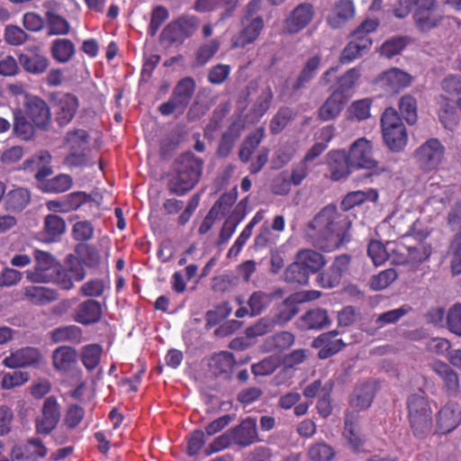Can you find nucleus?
I'll return each mask as SVG.
<instances>
[{
    "instance_id": "15",
    "label": "nucleus",
    "mask_w": 461,
    "mask_h": 461,
    "mask_svg": "<svg viewBox=\"0 0 461 461\" xmlns=\"http://www.w3.org/2000/svg\"><path fill=\"white\" fill-rule=\"evenodd\" d=\"M432 371L438 376L444 393L448 397H456L460 393V381L457 373L446 362L437 360L431 365Z\"/></svg>"
},
{
    "instance_id": "8",
    "label": "nucleus",
    "mask_w": 461,
    "mask_h": 461,
    "mask_svg": "<svg viewBox=\"0 0 461 461\" xmlns=\"http://www.w3.org/2000/svg\"><path fill=\"white\" fill-rule=\"evenodd\" d=\"M445 155V147L435 138L428 140L414 153V158L420 168L430 172L438 168Z\"/></svg>"
},
{
    "instance_id": "32",
    "label": "nucleus",
    "mask_w": 461,
    "mask_h": 461,
    "mask_svg": "<svg viewBox=\"0 0 461 461\" xmlns=\"http://www.w3.org/2000/svg\"><path fill=\"white\" fill-rule=\"evenodd\" d=\"M329 323L327 311L320 308L309 310L300 318V325L304 330H321Z\"/></svg>"
},
{
    "instance_id": "24",
    "label": "nucleus",
    "mask_w": 461,
    "mask_h": 461,
    "mask_svg": "<svg viewBox=\"0 0 461 461\" xmlns=\"http://www.w3.org/2000/svg\"><path fill=\"white\" fill-rule=\"evenodd\" d=\"M373 41L371 38L356 37L351 34V40L342 50L339 56V62L341 64H348L357 58L361 57L364 52L368 50L372 46Z\"/></svg>"
},
{
    "instance_id": "63",
    "label": "nucleus",
    "mask_w": 461,
    "mask_h": 461,
    "mask_svg": "<svg viewBox=\"0 0 461 461\" xmlns=\"http://www.w3.org/2000/svg\"><path fill=\"white\" fill-rule=\"evenodd\" d=\"M308 455L312 461H330L335 452L328 444L319 442L311 446Z\"/></svg>"
},
{
    "instance_id": "40",
    "label": "nucleus",
    "mask_w": 461,
    "mask_h": 461,
    "mask_svg": "<svg viewBox=\"0 0 461 461\" xmlns=\"http://www.w3.org/2000/svg\"><path fill=\"white\" fill-rule=\"evenodd\" d=\"M298 297L299 295L292 294L285 299L278 312L273 317L276 324H285L299 312L297 303L300 302L298 301Z\"/></svg>"
},
{
    "instance_id": "30",
    "label": "nucleus",
    "mask_w": 461,
    "mask_h": 461,
    "mask_svg": "<svg viewBox=\"0 0 461 461\" xmlns=\"http://www.w3.org/2000/svg\"><path fill=\"white\" fill-rule=\"evenodd\" d=\"M347 101L338 95V93L332 94L325 100L318 110L320 120L327 122L335 119L339 115Z\"/></svg>"
},
{
    "instance_id": "6",
    "label": "nucleus",
    "mask_w": 461,
    "mask_h": 461,
    "mask_svg": "<svg viewBox=\"0 0 461 461\" xmlns=\"http://www.w3.org/2000/svg\"><path fill=\"white\" fill-rule=\"evenodd\" d=\"M421 221L420 220L414 221L410 226L408 230L404 233L403 238L413 237L417 240V244L412 246H403L407 251V255L401 261L404 263H421L426 260L431 254V247L423 242L429 236V232L421 228Z\"/></svg>"
},
{
    "instance_id": "45",
    "label": "nucleus",
    "mask_w": 461,
    "mask_h": 461,
    "mask_svg": "<svg viewBox=\"0 0 461 461\" xmlns=\"http://www.w3.org/2000/svg\"><path fill=\"white\" fill-rule=\"evenodd\" d=\"M438 118L444 128L453 131L459 124V116L456 104L454 105L448 99H445L438 110Z\"/></svg>"
},
{
    "instance_id": "41",
    "label": "nucleus",
    "mask_w": 461,
    "mask_h": 461,
    "mask_svg": "<svg viewBox=\"0 0 461 461\" xmlns=\"http://www.w3.org/2000/svg\"><path fill=\"white\" fill-rule=\"evenodd\" d=\"M13 115V135L23 140H29V108H14Z\"/></svg>"
},
{
    "instance_id": "62",
    "label": "nucleus",
    "mask_w": 461,
    "mask_h": 461,
    "mask_svg": "<svg viewBox=\"0 0 461 461\" xmlns=\"http://www.w3.org/2000/svg\"><path fill=\"white\" fill-rule=\"evenodd\" d=\"M450 267L454 275L461 274V232L456 233L449 246Z\"/></svg>"
},
{
    "instance_id": "34",
    "label": "nucleus",
    "mask_w": 461,
    "mask_h": 461,
    "mask_svg": "<svg viewBox=\"0 0 461 461\" xmlns=\"http://www.w3.org/2000/svg\"><path fill=\"white\" fill-rule=\"evenodd\" d=\"M295 258L310 275L319 272L326 264L323 255L312 249H301Z\"/></svg>"
},
{
    "instance_id": "31",
    "label": "nucleus",
    "mask_w": 461,
    "mask_h": 461,
    "mask_svg": "<svg viewBox=\"0 0 461 461\" xmlns=\"http://www.w3.org/2000/svg\"><path fill=\"white\" fill-rule=\"evenodd\" d=\"M413 18L417 27L422 32H428L437 27L442 20V16L437 13L436 7L416 9Z\"/></svg>"
},
{
    "instance_id": "21",
    "label": "nucleus",
    "mask_w": 461,
    "mask_h": 461,
    "mask_svg": "<svg viewBox=\"0 0 461 461\" xmlns=\"http://www.w3.org/2000/svg\"><path fill=\"white\" fill-rule=\"evenodd\" d=\"M102 315L101 303L96 300L88 299L77 306L74 321L86 326L97 323L101 320Z\"/></svg>"
},
{
    "instance_id": "17",
    "label": "nucleus",
    "mask_w": 461,
    "mask_h": 461,
    "mask_svg": "<svg viewBox=\"0 0 461 461\" xmlns=\"http://www.w3.org/2000/svg\"><path fill=\"white\" fill-rule=\"evenodd\" d=\"M339 332L331 330L321 333L312 341V347L319 348L318 357L321 359H327L333 355L339 352L344 347L345 343L341 339H338Z\"/></svg>"
},
{
    "instance_id": "27",
    "label": "nucleus",
    "mask_w": 461,
    "mask_h": 461,
    "mask_svg": "<svg viewBox=\"0 0 461 461\" xmlns=\"http://www.w3.org/2000/svg\"><path fill=\"white\" fill-rule=\"evenodd\" d=\"M355 15V5L352 0H339L333 5L328 23L333 28H339Z\"/></svg>"
},
{
    "instance_id": "12",
    "label": "nucleus",
    "mask_w": 461,
    "mask_h": 461,
    "mask_svg": "<svg viewBox=\"0 0 461 461\" xmlns=\"http://www.w3.org/2000/svg\"><path fill=\"white\" fill-rule=\"evenodd\" d=\"M35 265L31 271V281L49 283L55 271L60 269V263L49 252L34 250Z\"/></svg>"
},
{
    "instance_id": "26",
    "label": "nucleus",
    "mask_w": 461,
    "mask_h": 461,
    "mask_svg": "<svg viewBox=\"0 0 461 461\" xmlns=\"http://www.w3.org/2000/svg\"><path fill=\"white\" fill-rule=\"evenodd\" d=\"M263 28L264 22L261 17L252 19L248 25L232 37V47L245 48L254 42L260 35Z\"/></svg>"
},
{
    "instance_id": "23",
    "label": "nucleus",
    "mask_w": 461,
    "mask_h": 461,
    "mask_svg": "<svg viewBox=\"0 0 461 461\" xmlns=\"http://www.w3.org/2000/svg\"><path fill=\"white\" fill-rule=\"evenodd\" d=\"M378 82L385 91L398 93L411 85V77L399 68H391L380 75Z\"/></svg>"
},
{
    "instance_id": "9",
    "label": "nucleus",
    "mask_w": 461,
    "mask_h": 461,
    "mask_svg": "<svg viewBox=\"0 0 461 461\" xmlns=\"http://www.w3.org/2000/svg\"><path fill=\"white\" fill-rule=\"evenodd\" d=\"M50 101L57 107L55 120L58 125L65 127L69 124L79 107L77 96L71 93L53 92L50 95Z\"/></svg>"
},
{
    "instance_id": "1",
    "label": "nucleus",
    "mask_w": 461,
    "mask_h": 461,
    "mask_svg": "<svg viewBox=\"0 0 461 461\" xmlns=\"http://www.w3.org/2000/svg\"><path fill=\"white\" fill-rule=\"evenodd\" d=\"M351 222L333 205L324 207L308 224V236L314 246L325 251L339 248L350 240Z\"/></svg>"
},
{
    "instance_id": "28",
    "label": "nucleus",
    "mask_w": 461,
    "mask_h": 461,
    "mask_svg": "<svg viewBox=\"0 0 461 461\" xmlns=\"http://www.w3.org/2000/svg\"><path fill=\"white\" fill-rule=\"evenodd\" d=\"M375 398V388L368 383L357 384L349 395V405L357 411H364L371 406Z\"/></svg>"
},
{
    "instance_id": "19",
    "label": "nucleus",
    "mask_w": 461,
    "mask_h": 461,
    "mask_svg": "<svg viewBox=\"0 0 461 461\" xmlns=\"http://www.w3.org/2000/svg\"><path fill=\"white\" fill-rule=\"evenodd\" d=\"M51 122V113L48 104L39 96L31 95V128L48 131Z\"/></svg>"
},
{
    "instance_id": "29",
    "label": "nucleus",
    "mask_w": 461,
    "mask_h": 461,
    "mask_svg": "<svg viewBox=\"0 0 461 461\" xmlns=\"http://www.w3.org/2000/svg\"><path fill=\"white\" fill-rule=\"evenodd\" d=\"M282 290H276L274 293H267L261 290L253 292L247 301L249 307L250 316L260 315L272 303L275 296H282Z\"/></svg>"
},
{
    "instance_id": "7",
    "label": "nucleus",
    "mask_w": 461,
    "mask_h": 461,
    "mask_svg": "<svg viewBox=\"0 0 461 461\" xmlns=\"http://www.w3.org/2000/svg\"><path fill=\"white\" fill-rule=\"evenodd\" d=\"M200 20L195 15L182 14L162 31L161 38L170 44L183 43L198 30Z\"/></svg>"
},
{
    "instance_id": "43",
    "label": "nucleus",
    "mask_w": 461,
    "mask_h": 461,
    "mask_svg": "<svg viewBox=\"0 0 461 461\" xmlns=\"http://www.w3.org/2000/svg\"><path fill=\"white\" fill-rule=\"evenodd\" d=\"M29 202V191L16 188L9 191L5 197V206L9 212H21Z\"/></svg>"
},
{
    "instance_id": "20",
    "label": "nucleus",
    "mask_w": 461,
    "mask_h": 461,
    "mask_svg": "<svg viewBox=\"0 0 461 461\" xmlns=\"http://www.w3.org/2000/svg\"><path fill=\"white\" fill-rule=\"evenodd\" d=\"M244 124L240 119L233 121L222 133L217 149L218 158H225L232 151L235 142L240 139Z\"/></svg>"
},
{
    "instance_id": "38",
    "label": "nucleus",
    "mask_w": 461,
    "mask_h": 461,
    "mask_svg": "<svg viewBox=\"0 0 461 461\" xmlns=\"http://www.w3.org/2000/svg\"><path fill=\"white\" fill-rule=\"evenodd\" d=\"M264 138V129L262 127L256 129L255 131L248 135L243 140L239 150V158L242 163H248L256 149L260 145Z\"/></svg>"
},
{
    "instance_id": "50",
    "label": "nucleus",
    "mask_w": 461,
    "mask_h": 461,
    "mask_svg": "<svg viewBox=\"0 0 461 461\" xmlns=\"http://www.w3.org/2000/svg\"><path fill=\"white\" fill-rule=\"evenodd\" d=\"M234 355L228 351H221L212 357V367L217 375H229L236 366Z\"/></svg>"
},
{
    "instance_id": "4",
    "label": "nucleus",
    "mask_w": 461,
    "mask_h": 461,
    "mask_svg": "<svg viewBox=\"0 0 461 461\" xmlns=\"http://www.w3.org/2000/svg\"><path fill=\"white\" fill-rule=\"evenodd\" d=\"M51 155L47 150H41L31 159V166L37 167L35 178L39 182H42V190L47 193H63L70 189L73 185V179L69 175L59 174L55 177L44 181L45 178L52 174L50 166Z\"/></svg>"
},
{
    "instance_id": "52",
    "label": "nucleus",
    "mask_w": 461,
    "mask_h": 461,
    "mask_svg": "<svg viewBox=\"0 0 461 461\" xmlns=\"http://www.w3.org/2000/svg\"><path fill=\"white\" fill-rule=\"evenodd\" d=\"M458 186L456 184L440 185H437V193L428 198V203L434 204L439 203L447 205L456 196Z\"/></svg>"
},
{
    "instance_id": "14",
    "label": "nucleus",
    "mask_w": 461,
    "mask_h": 461,
    "mask_svg": "<svg viewBox=\"0 0 461 461\" xmlns=\"http://www.w3.org/2000/svg\"><path fill=\"white\" fill-rule=\"evenodd\" d=\"M233 445L241 448L258 442L257 420L255 418L248 417L242 420L238 425L229 429Z\"/></svg>"
},
{
    "instance_id": "61",
    "label": "nucleus",
    "mask_w": 461,
    "mask_h": 461,
    "mask_svg": "<svg viewBox=\"0 0 461 461\" xmlns=\"http://www.w3.org/2000/svg\"><path fill=\"white\" fill-rule=\"evenodd\" d=\"M293 119V112L288 107H281L270 122V131L273 134L280 133Z\"/></svg>"
},
{
    "instance_id": "44",
    "label": "nucleus",
    "mask_w": 461,
    "mask_h": 461,
    "mask_svg": "<svg viewBox=\"0 0 461 461\" xmlns=\"http://www.w3.org/2000/svg\"><path fill=\"white\" fill-rule=\"evenodd\" d=\"M310 273L300 264L295 258L294 262L291 263L284 273V278L286 283L292 285H305L309 282Z\"/></svg>"
},
{
    "instance_id": "39",
    "label": "nucleus",
    "mask_w": 461,
    "mask_h": 461,
    "mask_svg": "<svg viewBox=\"0 0 461 461\" xmlns=\"http://www.w3.org/2000/svg\"><path fill=\"white\" fill-rule=\"evenodd\" d=\"M343 435L354 451H357L364 443V439L359 432L357 418L353 413L347 414L345 417Z\"/></svg>"
},
{
    "instance_id": "54",
    "label": "nucleus",
    "mask_w": 461,
    "mask_h": 461,
    "mask_svg": "<svg viewBox=\"0 0 461 461\" xmlns=\"http://www.w3.org/2000/svg\"><path fill=\"white\" fill-rule=\"evenodd\" d=\"M169 18L168 10L163 5H156L150 13V22L147 29V33L154 37L162 24Z\"/></svg>"
},
{
    "instance_id": "47",
    "label": "nucleus",
    "mask_w": 461,
    "mask_h": 461,
    "mask_svg": "<svg viewBox=\"0 0 461 461\" xmlns=\"http://www.w3.org/2000/svg\"><path fill=\"white\" fill-rule=\"evenodd\" d=\"M89 133L83 129H74L68 131L65 136V143L68 145L69 149L91 150L89 148Z\"/></svg>"
},
{
    "instance_id": "46",
    "label": "nucleus",
    "mask_w": 461,
    "mask_h": 461,
    "mask_svg": "<svg viewBox=\"0 0 461 461\" xmlns=\"http://www.w3.org/2000/svg\"><path fill=\"white\" fill-rule=\"evenodd\" d=\"M390 136L389 138L386 135V131H382L383 139L386 146L392 151H400L403 149V148L407 144L408 135L405 126L399 127L395 129H389Z\"/></svg>"
},
{
    "instance_id": "49",
    "label": "nucleus",
    "mask_w": 461,
    "mask_h": 461,
    "mask_svg": "<svg viewBox=\"0 0 461 461\" xmlns=\"http://www.w3.org/2000/svg\"><path fill=\"white\" fill-rule=\"evenodd\" d=\"M103 348L99 344H88L82 348L81 361L84 366L92 371L99 365Z\"/></svg>"
},
{
    "instance_id": "64",
    "label": "nucleus",
    "mask_w": 461,
    "mask_h": 461,
    "mask_svg": "<svg viewBox=\"0 0 461 461\" xmlns=\"http://www.w3.org/2000/svg\"><path fill=\"white\" fill-rule=\"evenodd\" d=\"M448 330L461 337V303H456L449 308L446 317Z\"/></svg>"
},
{
    "instance_id": "55",
    "label": "nucleus",
    "mask_w": 461,
    "mask_h": 461,
    "mask_svg": "<svg viewBox=\"0 0 461 461\" xmlns=\"http://www.w3.org/2000/svg\"><path fill=\"white\" fill-rule=\"evenodd\" d=\"M58 299L56 290L46 286H31V303L46 305Z\"/></svg>"
},
{
    "instance_id": "57",
    "label": "nucleus",
    "mask_w": 461,
    "mask_h": 461,
    "mask_svg": "<svg viewBox=\"0 0 461 461\" xmlns=\"http://www.w3.org/2000/svg\"><path fill=\"white\" fill-rule=\"evenodd\" d=\"M220 49V42L213 39L209 42L201 45L195 52V67H203L217 53Z\"/></svg>"
},
{
    "instance_id": "36",
    "label": "nucleus",
    "mask_w": 461,
    "mask_h": 461,
    "mask_svg": "<svg viewBox=\"0 0 461 461\" xmlns=\"http://www.w3.org/2000/svg\"><path fill=\"white\" fill-rule=\"evenodd\" d=\"M50 52L57 62L67 63L74 57L76 47L69 39H56L51 43Z\"/></svg>"
},
{
    "instance_id": "13",
    "label": "nucleus",
    "mask_w": 461,
    "mask_h": 461,
    "mask_svg": "<svg viewBox=\"0 0 461 461\" xmlns=\"http://www.w3.org/2000/svg\"><path fill=\"white\" fill-rule=\"evenodd\" d=\"M354 168L373 169L377 162L373 158V146L366 138H359L350 146L347 153Z\"/></svg>"
},
{
    "instance_id": "56",
    "label": "nucleus",
    "mask_w": 461,
    "mask_h": 461,
    "mask_svg": "<svg viewBox=\"0 0 461 461\" xmlns=\"http://www.w3.org/2000/svg\"><path fill=\"white\" fill-rule=\"evenodd\" d=\"M399 110L409 124L411 125L417 122V101L412 95H405L401 97Z\"/></svg>"
},
{
    "instance_id": "5",
    "label": "nucleus",
    "mask_w": 461,
    "mask_h": 461,
    "mask_svg": "<svg viewBox=\"0 0 461 461\" xmlns=\"http://www.w3.org/2000/svg\"><path fill=\"white\" fill-rule=\"evenodd\" d=\"M195 89L196 83L192 77H183L174 86L169 99L158 106V112L164 116L174 113L183 114L190 104Z\"/></svg>"
},
{
    "instance_id": "3",
    "label": "nucleus",
    "mask_w": 461,
    "mask_h": 461,
    "mask_svg": "<svg viewBox=\"0 0 461 461\" xmlns=\"http://www.w3.org/2000/svg\"><path fill=\"white\" fill-rule=\"evenodd\" d=\"M406 407L413 436L418 439L427 438L433 428V411L428 397L412 393L407 398Z\"/></svg>"
},
{
    "instance_id": "51",
    "label": "nucleus",
    "mask_w": 461,
    "mask_h": 461,
    "mask_svg": "<svg viewBox=\"0 0 461 461\" xmlns=\"http://www.w3.org/2000/svg\"><path fill=\"white\" fill-rule=\"evenodd\" d=\"M273 97L272 88L269 86L264 88L250 109L251 114L258 120L263 117L269 110Z\"/></svg>"
},
{
    "instance_id": "11",
    "label": "nucleus",
    "mask_w": 461,
    "mask_h": 461,
    "mask_svg": "<svg viewBox=\"0 0 461 461\" xmlns=\"http://www.w3.org/2000/svg\"><path fill=\"white\" fill-rule=\"evenodd\" d=\"M434 434L446 435L455 430L461 423V409L456 402H447L436 413Z\"/></svg>"
},
{
    "instance_id": "48",
    "label": "nucleus",
    "mask_w": 461,
    "mask_h": 461,
    "mask_svg": "<svg viewBox=\"0 0 461 461\" xmlns=\"http://www.w3.org/2000/svg\"><path fill=\"white\" fill-rule=\"evenodd\" d=\"M110 289V280L93 278L83 284L80 287V294L89 298L101 297L106 290Z\"/></svg>"
},
{
    "instance_id": "59",
    "label": "nucleus",
    "mask_w": 461,
    "mask_h": 461,
    "mask_svg": "<svg viewBox=\"0 0 461 461\" xmlns=\"http://www.w3.org/2000/svg\"><path fill=\"white\" fill-rule=\"evenodd\" d=\"M381 129L382 131H386V135L389 138L390 131L389 129H395L399 127H404L402 118L400 117L398 112L393 107H387L383 112L381 118Z\"/></svg>"
},
{
    "instance_id": "22",
    "label": "nucleus",
    "mask_w": 461,
    "mask_h": 461,
    "mask_svg": "<svg viewBox=\"0 0 461 461\" xmlns=\"http://www.w3.org/2000/svg\"><path fill=\"white\" fill-rule=\"evenodd\" d=\"M328 166L330 178L339 181L347 177L350 172L351 163L345 150H331L328 153Z\"/></svg>"
},
{
    "instance_id": "60",
    "label": "nucleus",
    "mask_w": 461,
    "mask_h": 461,
    "mask_svg": "<svg viewBox=\"0 0 461 461\" xmlns=\"http://www.w3.org/2000/svg\"><path fill=\"white\" fill-rule=\"evenodd\" d=\"M49 35H67L70 31L69 23L61 15L47 13Z\"/></svg>"
},
{
    "instance_id": "37",
    "label": "nucleus",
    "mask_w": 461,
    "mask_h": 461,
    "mask_svg": "<svg viewBox=\"0 0 461 461\" xmlns=\"http://www.w3.org/2000/svg\"><path fill=\"white\" fill-rule=\"evenodd\" d=\"M360 75V70L357 68L348 69L338 79V86L333 92L338 93V95L348 101Z\"/></svg>"
},
{
    "instance_id": "16",
    "label": "nucleus",
    "mask_w": 461,
    "mask_h": 461,
    "mask_svg": "<svg viewBox=\"0 0 461 461\" xmlns=\"http://www.w3.org/2000/svg\"><path fill=\"white\" fill-rule=\"evenodd\" d=\"M313 15L312 5L309 3L298 5L285 20V31L289 34L298 33L312 22Z\"/></svg>"
},
{
    "instance_id": "53",
    "label": "nucleus",
    "mask_w": 461,
    "mask_h": 461,
    "mask_svg": "<svg viewBox=\"0 0 461 461\" xmlns=\"http://www.w3.org/2000/svg\"><path fill=\"white\" fill-rule=\"evenodd\" d=\"M230 107L228 103L220 104L212 112V116L205 126L204 135L214 133L221 129L224 118L230 113Z\"/></svg>"
},
{
    "instance_id": "18",
    "label": "nucleus",
    "mask_w": 461,
    "mask_h": 461,
    "mask_svg": "<svg viewBox=\"0 0 461 461\" xmlns=\"http://www.w3.org/2000/svg\"><path fill=\"white\" fill-rule=\"evenodd\" d=\"M321 64V56L319 54L313 55L306 60L297 77L291 85L290 89L292 95H296L307 87V86L315 77Z\"/></svg>"
},
{
    "instance_id": "35",
    "label": "nucleus",
    "mask_w": 461,
    "mask_h": 461,
    "mask_svg": "<svg viewBox=\"0 0 461 461\" xmlns=\"http://www.w3.org/2000/svg\"><path fill=\"white\" fill-rule=\"evenodd\" d=\"M54 343L70 342L79 344L83 339L82 329L77 325H67L54 329L50 332Z\"/></svg>"
},
{
    "instance_id": "58",
    "label": "nucleus",
    "mask_w": 461,
    "mask_h": 461,
    "mask_svg": "<svg viewBox=\"0 0 461 461\" xmlns=\"http://www.w3.org/2000/svg\"><path fill=\"white\" fill-rule=\"evenodd\" d=\"M77 253L82 262L88 267H97L101 263V256L98 249L92 245L83 244L77 246Z\"/></svg>"
},
{
    "instance_id": "42",
    "label": "nucleus",
    "mask_w": 461,
    "mask_h": 461,
    "mask_svg": "<svg viewBox=\"0 0 461 461\" xmlns=\"http://www.w3.org/2000/svg\"><path fill=\"white\" fill-rule=\"evenodd\" d=\"M66 230V222L57 214H49L44 219V233L46 241L54 242Z\"/></svg>"
},
{
    "instance_id": "33",
    "label": "nucleus",
    "mask_w": 461,
    "mask_h": 461,
    "mask_svg": "<svg viewBox=\"0 0 461 461\" xmlns=\"http://www.w3.org/2000/svg\"><path fill=\"white\" fill-rule=\"evenodd\" d=\"M378 192L375 189L369 188L366 191L357 190L348 193L341 202V208L344 211H349L355 206L360 205L366 201L376 202Z\"/></svg>"
},
{
    "instance_id": "25",
    "label": "nucleus",
    "mask_w": 461,
    "mask_h": 461,
    "mask_svg": "<svg viewBox=\"0 0 461 461\" xmlns=\"http://www.w3.org/2000/svg\"><path fill=\"white\" fill-rule=\"evenodd\" d=\"M77 357L75 348L60 346L52 353L53 366L59 372L68 373L76 366Z\"/></svg>"
},
{
    "instance_id": "10",
    "label": "nucleus",
    "mask_w": 461,
    "mask_h": 461,
    "mask_svg": "<svg viewBox=\"0 0 461 461\" xmlns=\"http://www.w3.org/2000/svg\"><path fill=\"white\" fill-rule=\"evenodd\" d=\"M60 405L55 396L47 397L41 407V415L35 420V428L38 434L48 435L60 420Z\"/></svg>"
},
{
    "instance_id": "2",
    "label": "nucleus",
    "mask_w": 461,
    "mask_h": 461,
    "mask_svg": "<svg viewBox=\"0 0 461 461\" xmlns=\"http://www.w3.org/2000/svg\"><path fill=\"white\" fill-rule=\"evenodd\" d=\"M203 160L191 151L185 152L175 160L174 174L167 182L170 194L183 196L193 190L200 181Z\"/></svg>"
}]
</instances>
